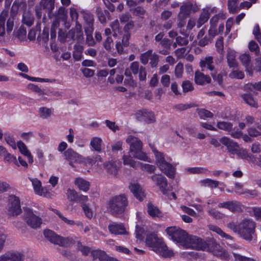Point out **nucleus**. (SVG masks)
Wrapping results in <instances>:
<instances>
[{
    "label": "nucleus",
    "mask_w": 261,
    "mask_h": 261,
    "mask_svg": "<svg viewBox=\"0 0 261 261\" xmlns=\"http://www.w3.org/2000/svg\"><path fill=\"white\" fill-rule=\"evenodd\" d=\"M165 231L171 239L185 248L205 249L206 244L203 240L196 236H189L186 231L178 227H168Z\"/></svg>",
    "instance_id": "obj_1"
},
{
    "label": "nucleus",
    "mask_w": 261,
    "mask_h": 261,
    "mask_svg": "<svg viewBox=\"0 0 261 261\" xmlns=\"http://www.w3.org/2000/svg\"><path fill=\"white\" fill-rule=\"evenodd\" d=\"M126 142L129 145V149L128 154L122 156V159L124 165L129 166L134 169H137L139 166L140 162L134 160L130 153H132L134 158L138 160L150 162V158L142 151L143 143L140 139L132 135H129L126 139Z\"/></svg>",
    "instance_id": "obj_2"
},
{
    "label": "nucleus",
    "mask_w": 261,
    "mask_h": 261,
    "mask_svg": "<svg viewBox=\"0 0 261 261\" xmlns=\"http://www.w3.org/2000/svg\"><path fill=\"white\" fill-rule=\"evenodd\" d=\"M145 242L148 247L160 255L168 257L174 255L173 252L168 249L162 239L158 238L155 232L147 234Z\"/></svg>",
    "instance_id": "obj_3"
},
{
    "label": "nucleus",
    "mask_w": 261,
    "mask_h": 261,
    "mask_svg": "<svg viewBox=\"0 0 261 261\" xmlns=\"http://www.w3.org/2000/svg\"><path fill=\"white\" fill-rule=\"evenodd\" d=\"M152 150L155 155V163L160 170L167 176L174 178L175 174V168L168 162V159L162 152L158 151L154 147H152Z\"/></svg>",
    "instance_id": "obj_4"
},
{
    "label": "nucleus",
    "mask_w": 261,
    "mask_h": 261,
    "mask_svg": "<svg viewBox=\"0 0 261 261\" xmlns=\"http://www.w3.org/2000/svg\"><path fill=\"white\" fill-rule=\"evenodd\" d=\"M128 205L127 198L125 194L116 195L111 198L109 202V209L114 215L123 213Z\"/></svg>",
    "instance_id": "obj_5"
},
{
    "label": "nucleus",
    "mask_w": 261,
    "mask_h": 261,
    "mask_svg": "<svg viewBox=\"0 0 261 261\" xmlns=\"http://www.w3.org/2000/svg\"><path fill=\"white\" fill-rule=\"evenodd\" d=\"M255 223L251 219H244L240 222L239 234L248 241H251L255 233Z\"/></svg>",
    "instance_id": "obj_6"
},
{
    "label": "nucleus",
    "mask_w": 261,
    "mask_h": 261,
    "mask_svg": "<svg viewBox=\"0 0 261 261\" xmlns=\"http://www.w3.org/2000/svg\"><path fill=\"white\" fill-rule=\"evenodd\" d=\"M44 235L51 243L60 246L68 247L72 243L71 239L60 237L50 230H45Z\"/></svg>",
    "instance_id": "obj_7"
},
{
    "label": "nucleus",
    "mask_w": 261,
    "mask_h": 261,
    "mask_svg": "<svg viewBox=\"0 0 261 261\" xmlns=\"http://www.w3.org/2000/svg\"><path fill=\"white\" fill-rule=\"evenodd\" d=\"M23 219L28 225L33 229L40 227L42 224V219L29 208L24 210Z\"/></svg>",
    "instance_id": "obj_8"
},
{
    "label": "nucleus",
    "mask_w": 261,
    "mask_h": 261,
    "mask_svg": "<svg viewBox=\"0 0 261 261\" xmlns=\"http://www.w3.org/2000/svg\"><path fill=\"white\" fill-rule=\"evenodd\" d=\"M203 241L206 244V248L205 249H200V250L210 251L216 256L225 259L228 258V254L227 252L219 244L213 241L208 244L204 240Z\"/></svg>",
    "instance_id": "obj_9"
},
{
    "label": "nucleus",
    "mask_w": 261,
    "mask_h": 261,
    "mask_svg": "<svg viewBox=\"0 0 261 261\" xmlns=\"http://www.w3.org/2000/svg\"><path fill=\"white\" fill-rule=\"evenodd\" d=\"M35 193L41 196H43L46 198H51L54 195V193L49 191L45 187L42 186V184L40 180L37 178L30 179Z\"/></svg>",
    "instance_id": "obj_10"
},
{
    "label": "nucleus",
    "mask_w": 261,
    "mask_h": 261,
    "mask_svg": "<svg viewBox=\"0 0 261 261\" xmlns=\"http://www.w3.org/2000/svg\"><path fill=\"white\" fill-rule=\"evenodd\" d=\"M199 8L196 4H193L190 1L184 2L181 6L179 16L186 19L191 12L195 13L199 10Z\"/></svg>",
    "instance_id": "obj_11"
},
{
    "label": "nucleus",
    "mask_w": 261,
    "mask_h": 261,
    "mask_svg": "<svg viewBox=\"0 0 261 261\" xmlns=\"http://www.w3.org/2000/svg\"><path fill=\"white\" fill-rule=\"evenodd\" d=\"M20 201L18 197L12 195L10 197L8 206V213L10 216H14L20 214Z\"/></svg>",
    "instance_id": "obj_12"
},
{
    "label": "nucleus",
    "mask_w": 261,
    "mask_h": 261,
    "mask_svg": "<svg viewBox=\"0 0 261 261\" xmlns=\"http://www.w3.org/2000/svg\"><path fill=\"white\" fill-rule=\"evenodd\" d=\"M152 180L155 183L157 187H159L162 193L166 195L168 192V182L167 180L161 174H155L150 176Z\"/></svg>",
    "instance_id": "obj_13"
},
{
    "label": "nucleus",
    "mask_w": 261,
    "mask_h": 261,
    "mask_svg": "<svg viewBox=\"0 0 261 261\" xmlns=\"http://www.w3.org/2000/svg\"><path fill=\"white\" fill-rule=\"evenodd\" d=\"M216 12L217 9L216 7H207L203 9L197 21V27L198 28H200L210 18V14L215 13Z\"/></svg>",
    "instance_id": "obj_14"
},
{
    "label": "nucleus",
    "mask_w": 261,
    "mask_h": 261,
    "mask_svg": "<svg viewBox=\"0 0 261 261\" xmlns=\"http://www.w3.org/2000/svg\"><path fill=\"white\" fill-rule=\"evenodd\" d=\"M136 117L139 121H144L147 123H151L155 121L154 113L147 110L138 111L136 114Z\"/></svg>",
    "instance_id": "obj_15"
},
{
    "label": "nucleus",
    "mask_w": 261,
    "mask_h": 261,
    "mask_svg": "<svg viewBox=\"0 0 261 261\" xmlns=\"http://www.w3.org/2000/svg\"><path fill=\"white\" fill-rule=\"evenodd\" d=\"M219 208H225L232 213H239L242 211V205L238 201H227L218 204Z\"/></svg>",
    "instance_id": "obj_16"
},
{
    "label": "nucleus",
    "mask_w": 261,
    "mask_h": 261,
    "mask_svg": "<svg viewBox=\"0 0 261 261\" xmlns=\"http://www.w3.org/2000/svg\"><path fill=\"white\" fill-rule=\"evenodd\" d=\"M66 160L72 167L75 166V164H80L82 155L79 154L71 148L68 149L64 153Z\"/></svg>",
    "instance_id": "obj_17"
},
{
    "label": "nucleus",
    "mask_w": 261,
    "mask_h": 261,
    "mask_svg": "<svg viewBox=\"0 0 261 261\" xmlns=\"http://www.w3.org/2000/svg\"><path fill=\"white\" fill-rule=\"evenodd\" d=\"M220 142L227 147L229 152L232 154L236 153L239 151L238 144L227 137H223L220 139Z\"/></svg>",
    "instance_id": "obj_18"
},
{
    "label": "nucleus",
    "mask_w": 261,
    "mask_h": 261,
    "mask_svg": "<svg viewBox=\"0 0 261 261\" xmlns=\"http://www.w3.org/2000/svg\"><path fill=\"white\" fill-rule=\"evenodd\" d=\"M67 37H71L73 39H76L79 42L83 41L84 37L82 27L78 21L76 22L75 28L69 31Z\"/></svg>",
    "instance_id": "obj_19"
},
{
    "label": "nucleus",
    "mask_w": 261,
    "mask_h": 261,
    "mask_svg": "<svg viewBox=\"0 0 261 261\" xmlns=\"http://www.w3.org/2000/svg\"><path fill=\"white\" fill-rule=\"evenodd\" d=\"M110 232L115 235L126 234L127 232L122 224L111 223L108 225Z\"/></svg>",
    "instance_id": "obj_20"
},
{
    "label": "nucleus",
    "mask_w": 261,
    "mask_h": 261,
    "mask_svg": "<svg viewBox=\"0 0 261 261\" xmlns=\"http://www.w3.org/2000/svg\"><path fill=\"white\" fill-rule=\"evenodd\" d=\"M239 59L242 64L245 67L246 71L252 75L253 74V68L250 64L251 58L248 54H243L240 56Z\"/></svg>",
    "instance_id": "obj_21"
},
{
    "label": "nucleus",
    "mask_w": 261,
    "mask_h": 261,
    "mask_svg": "<svg viewBox=\"0 0 261 261\" xmlns=\"http://www.w3.org/2000/svg\"><path fill=\"white\" fill-rule=\"evenodd\" d=\"M129 189L133 193L134 196L139 200H142L145 197L144 190L138 184H131L129 186Z\"/></svg>",
    "instance_id": "obj_22"
},
{
    "label": "nucleus",
    "mask_w": 261,
    "mask_h": 261,
    "mask_svg": "<svg viewBox=\"0 0 261 261\" xmlns=\"http://www.w3.org/2000/svg\"><path fill=\"white\" fill-rule=\"evenodd\" d=\"M194 80L195 83L199 85L209 84L211 82V79L209 75H205L200 71H196L195 72Z\"/></svg>",
    "instance_id": "obj_23"
},
{
    "label": "nucleus",
    "mask_w": 261,
    "mask_h": 261,
    "mask_svg": "<svg viewBox=\"0 0 261 261\" xmlns=\"http://www.w3.org/2000/svg\"><path fill=\"white\" fill-rule=\"evenodd\" d=\"M199 66L202 68V71H204L205 69H207L213 72L215 68L213 58L208 56L202 59L199 62Z\"/></svg>",
    "instance_id": "obj_24"
},
{
    "label": "nucleus",
    "mask_w": 261,
    "mask_h": 261,
    "mask_svg": "<svg viewBox=\"0 0 261 261\" xmlns=\"http://www.w3.org/2000/svg\"><path fill=\"white\" fill-rule=\"evenodd\" d=\"M147 213L152 218H161L163 217L162 212L159 208L151 203L147 204Z\"/></svg>",
    "instance_id": "obj_25"
},
{
    "label": "nucleus",
    "mask_w": 261,
    "mask_h": 261,
    "mask_svg": "<svg viewBox=\"0 0 261 261\" xmlns=\"http://www.w3.org/2000/svg\"><path fill=\"white\" fill-rule=\"evenodd\" d=\"M17 146L21 153L28 158L29 163L32 164L33 162V158L25 144L21 141H19L17 142Z\"/></svg>",
    "instance_id": "obj_26"
},
{
    "label": "nucleus",
    "mask_w": 261,
    "mask_h": 261,
    "mask_svg": "<svg viewBox=\"0 0 261 261\" xmlns=\"http://www.w3.org/2000/svg\"><path fill=\"white\" fill-rule=\"evenodd\" d=\"M74 184L78 187L79 190L85 192H87L90 189V185L89 182L81 177L75 178Z\"/></svg>",
    "instance_id": "obj_27"
},
{
    "label": "nucleus",
    "mask_w": 261,
    "mask_h": 261,
    "mask_svg": "<svg viewBox=\"0 0 261 261\" xmlns=\"http://www.w3.org/2000/svg\"><path fill=\"white\" fill-rule=\"evenodd\" d=\"M199 184L201 187H207L211 189H216L218 187L220 182L211 178H205L200 180Z\"/></svg>",
    "instance_id": "obj_28"
},
{
    "label": "nucleus",
    "mask_w": 261,
    "mask_h": 261,
    "mask_svg": "<svg viewBox=\"0 0 261 261\" xmlns=\"http://www.w3.org/2000/svg\"><path fill=\"white\" fill-rule=\"evenodd\" d=\"M93 261H109L106 253L101 250H94L91 253Z\"/></svg>",
    "instance_id": "obj_29"
},
{
    "label": "nucleus",
    "mask_w": 261,
    "mask_h": 261,
    "mask_svg": "<svg viewBox=\"0 0 261 261\" xmlns=\"http://www.w3.org/2000/svg\"><path fill=\"white\" fill-rule=\"evenodd\" d=\"M236 58V52L234 50L228 49L227 50V63L230 67H237L238 64Z\"/></svg>",
    "instance_id": "obj_30"
},
{
    "label": "nucleus",
    "mask_w": 261,
    "mask_h": 261,
    "mask_svg": "<svg viewBox=\"0 0 261 261\" xmlns=\"http://www.w3.org/2000/svg\"><path fill=\"white\" fill-rule=\"evenodd\" d=\"M102 144V140L99 137H95L91 139L90 141V145L93 149L98 152H100L101 151V146Z\"/></svg>",
    "instance_id": "obj_31"
},
{
    "label": "nucleus",
    "mask_w": 261,
    "mask_h": 261,
    "mask_svg": "<svg viewBox=\"0 0 261 261\" xmlns=\"http://www.w3.org/2000/svg\"><path fill=\"white\" fill-rule=\"evenodd\" d=\"M39 7L50 13L55 7L54 0H41Z\"/></svg>",
    "instance_id": "obj_32"
},
{
    "label": "nucleus",
    "mask_w": 261,
    "mask_h": 261,
    "mask_svg": "<svg viewBox=\"0 0 261 261\" xmlns=\"http://www.w3.org/2000/svg\"><path fill=\"white\" fill-rule=\"evenodd\" d=\"M242 98L250 106L257 108L258 107V103L257 101L250 94H244L242 96Z\"/></svg>",
    "instance_id": "obj_33"
},
{
    "label": "nucleus",
    "mask_w": 261,
    "mask_h": 261,
    "mask_svg": "<svg viewBox=\"0 0 261 261\" xmlns=\"http://www.w3.org/2000/svg\"><path fill=\"white\" fill-rule=\"evenodd\" d=\"M208 228L211 230L215 232L221 237L225 238L227 240L231 241L232 240V237L224 232L220 228L217 226L210 225L208 226Z\"/></svg>",
    "instance_id": "obj_34"
},
{
    "label": "nucleus",
    "mask_w": 261,
    "mask_h": 261,
    "mask_svg": "<svg viewBox=\"0 0 261 261\" xmlns=\"http://www.w3.org/2000/svg\"><path fill=\"white\" fill-rule=\"evenodd\" d=\"M53 113L51 109L45 107H40L38 110L39 116L42 119H46L49 118Z\"/></svg>",
    "instance_id": "obj_35"
},
{
    "label": "nucleus",
    "mask_w": 261,
    "mask_h": 261,
    "mask_svg": "<svg viewBox=\"0 0 261 261\" xmlns=\"http://www.w3.org/2000/svg\"><path fill=\"white\" fill-rule=\"evenodd\" d=\"M107 172L113 175H116L118 172V168L116 165L113 162H108L103 165Z\"/></svg>",
    "instance_id": "obj_36"
},
{
    "label": "nucleus",
    "mask_w": 261,
    "mask_h": 261,
    "mask_svg": "<svg viewBox=\"0 0 261 261\" xmlns=\"http://www.w3.org/2000/svg\"><path fill=\"white\" fill-rule=\"evenodd\" d=\"M226 17V13L223 12H221L211 18L210 21V25L216 27L217 24L219 20H224Z\"/></svg>",
    "instance_id": "obj_37"
},
{
    "label": "nucleus",
    "mask_w": 261,
    "mask_h": 261,
    "mask_svg": "<svg viewBox=\"0 0 261 261\" xmlns=\"http://www.w3.org/2000/svg\"><path fill=\"white\" fill-rule=\"evenodd\" d=\"M246 90L255 92L261 91V81L254 83H250L245 86Z\"/></svg>",
    "instance_id": "obj_38"
},
{
    "label": "nucleus",
    "mask_w": 261,
    "mask_h": 261,
    "mask_svg": "<svg viewBox=\"0 0 261 261\" xmlns=\"http://www.w3.org/2000/svg\"><path fill=\"white\" fill-rule=\"evenodd\" d=\"M257 128L250 127L248 128L247 132L250 137H257L261 135V125H258Z\"/></svg>",
    "instance_id": "obj_39"
},
{
    "label": "nucleus",
    "mask_w": 261,
    "mask_h": 261,
    "mask_svg": "<svg viewBox=\"0 0 261 261\" xmlns=\"http://www.w3.org/2000/svg\"><path fill=\"white\" fill-rule=\"evenodd\" d=\"M24 255L20 252H10V261H24Z\"/></svg>",
    "instance_id": "obj_40"
},
{
    "label": "nucleus",
    "mask_w": 261,
    "mask_h": 261,
    "mask_svg": "<svg viewBox=\"0 0 261 261\" xmlns=\"http://www.w3.org/2000/svg\"><path fill=\"white\" fill-rule=\"evenodd\" d=\"M27 88L28 90H30L33 92H34L35 93L37 94L39 96H41L46 94L43 90L41 89L38 86L34 84H29L27 86Z\"/></svg>",
    "instance_id": "obj_41"
},
{
    "label": "nucleus",
    "mask_w": 261,
    "mask_h": 261,
    "mask_svg": "<svg viewBox=\"0 0 261 261\" xmlns=\"http://www.w3.org/2000/svg\"><path fill=\"white\" fill-rule=\"evenodd\" d=\"M33 16L29 12L24 13L22 19L23 24H26L28 27H31L33 24Z\"/></svg>",
    "instance_id": "obj_42"
},
{
    "label": "nucleus",
    "mask_w": 261,
    "mask_h": 261,
    "mask_svg": "<svg viewBox=\"0 0 261 261\" xmlns=\"http://www.w3.org/2000/svg\"><path fill=\"white\" fill-rule=\"evenodd\" d=\"M217 127L220 129L229 132L232 130L233 125L229 122L220 121L217 123Z\"/></svg>",
    "instance_id": "obj_43"
},
{
    "label": "nucleus",
    "mask_w": 261,
    "mask_h": 261,
    "mask_svg": "<svg viewBox=\"0 0 261 261\" xmlns=\"http://www.w3.org/2000/svg\"><path fill=\"white\" fill-rule=\"evenodd\" d=\"M5 139L7 143L12 147L13 149H16V144L13 136L9 133H5Z\"/></svg>",
    "instance_id": "obj_44"
},
{
    "label": "nucleus",
    "mask_w": 261,
    "mask_h": 261,
    "mask_svg": "<svg viewBox=\"0 0 261 261\" xmlns=\"http://www.w3.org/2000/svg\"><path fill=\"white\" fill-rule=\"evenodd\" d=\"M7 14L3 12L0 15V36H4L5 34V20Z\"/></svg>",
    "instance_id": "obj_45"
},
{
    "label": "nucleus",
    "mask_w": 261,
    "mask_h": 261,
    "mask_svg": "<svg viewBox=\"0 0 261 261\" xmlns=\"http://www.w3.org/2000/svg\"><path fill=\"white\" fill-rule=\"evenodd\" d=\"M139 167L144 171L147 172L148 173H152L154 172L156 168L154 165L148 164H144L140 162Z\"/></svg>",
    "instance_id": "obj_46"
},
{
    "label": "nucleus",
    "mask_w": 261,
    "mask_h": 261,
    "mask_svg": "<svg viewBox=\"0 0 261 261\" xmlns=\"http://www.w3.org/2000/svg\"><path fill=\"white\" fill-rule=\"evenodd\" d=\"M188 172L194 174H204L208 171V169L203 167H192L187 169Z\"/></svg>",
    "instance_id": "obj_47"
},
{
    "label": "nucleus",
    "mask_w": 261,
    "mask_h": 261,
    "mask_svg": "<svg viewBox=\"0 0 261 261\" xmlns=\"http://www.w3.org/2000/svg\"><path fill=\"white\" fill-rule=\"evenodd\" d=\"M238 0H228V8L230 12L235 13L238 11Z\"/></svg>",
    "instance_id": "obj_48"
},
{
    "label": "nucleus",
    "mask_w": 261,
    "mask_h": 261,
    "mask_svg": "<svg viewBox=\"0 0 261 261\" xmlns=\"http://www.w3.org/2000/svg\"><path fill=\"white\" fill-rule=\"evenodd\" d=\"M248 48L251 52H254L256 55H259V47L254 41L251 40L249 42Z\"/></svg>",
    "instance_id": "obj_49"
},
{
    "label": "nucleus",
    "mask_w": 261,
    "mask_h": 261,
    "mask_svg": "<svg viewBox=\"0 0 261 261\" xmlns=\"http://www.w3.org/2000/svg\"><path fill=\"white\" fill-rule=\"evenodd\" d=\"M4 160L5 162L8 163H14L16 165L19 166L16 158L8 152H7L4 156Z\"/></svg>",
    "instance_id": "obj_50"
},
{
    "label": "nucleus",
    "mask_w": 261,
    "mask_h": 261,
    "mask_svg": "<svg viewBox=\"0 0 261 261\" xmlns=\"http://www.w3.org/2000/svg\"><path fill=\"white\" fill-rule=\"evenodd\" d=\"M182 88L183 92L185 93L193 91L194 87L192 83L189 81H185L182 82Z\"/></svg>",
    "instance_id": "obj_51"
},
{
    "label": "nucleus",
    "mask_w": 261,
    "mask_h": 261,
    "mask_svg": "<svg viewBox=\"0 0 261 261\" xmlns=\"http://www.w3.org/2000/svg\"><path fill=\"white\" fill-rule=\"evenodd\" d=\"M82 207L86 216L89 219H91L93 216V212L90 208L89 205L83 204H82Z\"/></svg>",
    "instance_id": "obj_52"
},
{
    "label": "nucleus",
    "mask_w": 261,
    "mask_h": 261,
    "mask_svg": "<svg viewBox=\"0 0 261 261\" xmlns=\"http://www.w3.org/2000/svg\"><path fill=\"white\" fill-rule=\"evenodd\" d=\"M208 214L215 219H221L224 217L225 215L220 212L215 210L211 209L208 211Z\"/></svg>",
    "instance_id": "obj_53"
},
{
    "label": "nucleus",
    "mask_w": 261,
    "mask_h": 261,
    "mask_svg": "<svg viewBox=\"0 0 261 261\" xmlns=\"http://www.w3.org/2000/svg\"><path fill=\"white\" fill-rule=\"evenodd\" d=\"M151 52H152V50H148L146 52L141 54L140 56V61L144 65H146L148 62V60L150 59V57L151 55Z\"/></svg>",
    "instance_id": "obj_54"
},
{
    "label": "nucleus",
    "mask_w": 261,
    "mask_h": 261,
    "mask_svg": "<svg viewBox=\"0 0 261 261\" xmlns=\"http://www.w3.org/2000/svg\"><path fill=\"white\" fill-rule=\"evenodd\" d=\"M229 76L232 79H243L244 74L242 71L234 70L229 73Z\"/></svg>",
    "instance_id": "obj_55"
},
{
    "label": "nucleus",
    "mask_w": 261,
    "mask_h": 261,
    "mask_svg": "<svg viewBox=\"0 0 261 261\" xmlns=\"http://www.w3.org/2000/svg\"><path fill=\"white\" fill-rule=\"evenodd\" d=\"M199 116L201 118H212L213 116V113L205 109H199L198 111Z\"/></svg>",
    "instance_id": "obj_56"
},
{
    "label": "nucleus",
    "mask_w": 261,
    "mask_h": 261,
    "mask_svg": "<svg viewBox=\"0 0 261 261\" xmlns=\"http://www.w3.org/2000/svg\"><path fill=\"white\" fill-rule=\"evenodd\" d=\"M67 196L70 201H75L77 198V193L73 189H68L67 191Z\"/></svg>",
    "instance_id": "obj_57"
},
{
    "label": "nucleus",
    "mask_w": 261,
    "mask_h": 261,
    "mask_svg": "<svg viewBox=\"0 0 261 261\" xmlns=\"http://www.w3.org/2000/svg\"><path fill=\"white\" fill-rule=\"evenodd\" d=\"M149 59V64L151 67L152 68L156 67L159 62V56L156 54L151 52V55Z\"/></svg>",
    "instance_id": "obj_58"
},
{
    "label": "nucleus",
    "mask_w": 261,
    "mask_h": 261,
    "mask_svg": "<svg viewBox=\"0 0 261 261\" xmlns=\"http://www.w3.org/2000/svg\"><path fill=\"white\" fill-rule=\"evenodd\" d=\"M233 254L235 258L234 261H256L252 257L243 256L236 253H233Z\"/></svg>",
    "instance_id": "obj_59"
},
{
    "label": "nucleus",
    "mask_w": 261,
    "mask_h": 261,
    "mask_svg": "<svg viewBox=\"0 0 261 261\" xmlns=\"http://www.w3.org/2000/svg\"><path fill=\"white\" fill-rule=\"evenodd\" d=\"M184 71L182 64L178 63L175 66V75L177 78H180L182 76Z\"/></svg>",
    "instance_id": "obj_60"
},
{
    "label": "nucleus",
    "mask_w": 261,
    "mask_h": 261,
    "mask_svg": "<svg viewBox=\"0 0 261 261\" xmlns=\"http://www.w3.org/2000/svg\"><path fill=\"white\" fill-rule=\"evenodd\" d=\"M106 126L113 132H116L119 129L118 126L116 125L115 122L111 121L109 120H106L105 121Z\"/></svg>",
    "instance_id": "obj_61"
},
{
    "label": "nucleus",
    "mask_w": 261,
    "mask_h": 261,
    "mask_svg": "<svg viewBox=\"0 0 261 261\" xmlns=\"http://www.w3.org/2000/svg\"><path fill=\"white\" fill-rule=\"evenodd\" d=\"M94 163L95 161L90 157H84L82 155L81 156L80 164H83L85 166H88L92 165Z\"/></svg>",
    "instance_id": "obj_62"
},
{
    "label": "nucleus",
    "mask_w": 261,
    "mask_h": 261,
    "mask_svg": "<svg viewBox=\"0 0 261 261\" xmlns=\"http://www.w3.org/2000/svg\"><path fill=\"white\" fill-rule=\"evenodd\" d=\"M226 227L232 230L233 231L239 234V231L240 229V223L238 225L234 222L231 221L227 224Z\"/></svg>",
    "instance_id": "obj_63"
},
{
    "label": "nucleus",
    "mask_w": 261,
    "mask_h": 261,
    "mask_svg": "<svg viewBox=\"0 0 261 261\" xmlns=\"http://www.w3.org/2000/svg\"><path fill=\"white\" fill-rule=\"evenodd\" d=\"M140 69L139 64L137 62H133L130 65V70L134 74H138Z\"/></svg>",
    "instance_id": "obj_64"
}]
</instances>
